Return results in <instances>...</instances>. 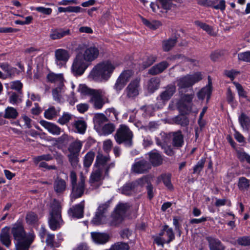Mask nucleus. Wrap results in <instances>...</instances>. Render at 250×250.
I'll return each mask as SVG.
<instances>
[{
	"mask_svg": "<svg viewBox=\"0 0 250 250\" xmlns=\"http://www.w3.org/2000/svg\"><path fill=\"white\" fill-rule=\"evenodd\" d=\"M11 232L16 241V250H28L35 239V234L32 233L27 234L21 222L13 225Z\"/></svg>",
	"mask_w": 250,
	"mask_h": 250,
	"instance_id": "1",
	"label": "nucleus"
},
{
	"mask_svg": "<svg viewBox=\"0 0 250 250\" xmlns=\"http://www.w3.org/2000/svg\"><path fill=\"white\" fill-rule=\"evenodd\" d=\"M117 66L116 63L110 60L100 62L92 68L89 78L96 82L106 81L110 78Z\"/></svg>",
	"mask_w": 250,
	"mask_h": 250,
	"instance_id": "2",
	"label": "nucleus"
},
{
	"mask_svg": "<svg viewBox=\"0 0 250 250\" xmlns=\"http://www.w3.org/2000/svg\"><path fill=\"white\" fill-rule=\"evenodd\" d=\"M78 91L82 95L89 96V102L97 109L102 108L104 104L103 97L104 93L102 89H94L88 88L85 84H80Z\"/></svg>",
	"mask_w": 250,
	"mask_h": 250,
	"instance_id": "3",
	"label": "nucleus"
},
{
	"mask_svg": "<svg viewBox=\"0 0 250 250\" xmlns=\"http://www.w3.org/2000/svg\"><path fill=\"white\" fill-rule=\"evenodd\" d=\"M63 222L61 216V206L56 201H54L51 206L48 218L49 228L52 230H56L61 228Z\"/></svg>",
	"mask_w": 250,
	"mask_h": 250,
	"instance_id": "4",
	"label": "nucleus"
},
{
	"mask_svg": "<svg viewBox=\"0 0 250 250\" xmlns=\"http://www.w3.org/2000/svg\"><path fill=\"white\" fill-rule=\"evenodd\" d=\"M133 134L129 127L121 125L115 134V139L118 144H124L126 147H131L133 144Z\"/></svg>",
	"mask_w": 250,
	"mask_h": 250,
	"instance_id": "5",
	"label": "nucleus"
},
{
	"mask_svg": "<svg viewBox=\"0 0 250 250\" xmlns=\"http://www.w3.org/2000/svg\"><path fill=\"white\" fill-rule=\"evenodd\" d=\"M202 78V75L199 72L194 73L191 75H187L177 78V85L179 89L189 88L201 81Z\"/></svg>",
	"mask_w": 250,
	"mask_h": 250,
	"instance_id": "6",
	"label": "nucleus"
},
{
	"mask_svg": "<svg viewBox=\"0 0 250 250\" xmlns=\"http://www.w3.org/2000/svg\"><path fill=\"white\" fill-rule=\"evenodd\" d=\"M176 90V88L174 84L171 83L165 87L164 90L157 97L155 107L158 109L163 108L175 93Z\"/></svg>",
	"mask_w": 250,
	"mask_h": 250,
	"instance_id": "7",
	"label": "nucleus"
},
{
	"mask_svg": "<svg viewBox=\"0 0 250 250\" xmlns=\"http://www.w3.org/2000/svg\"><path fill=\"white\" fill-rule=\"evenodd\" d=\"M94 166L96 168L101 169L106 175H107L109 169L114 167L115 163L110 162V157L109 155H104L99 152L96 156Z\"/></svg>",
	"mask_w": 250,
	"mask_h": 250,
	"instance_id": "8",
	"label": "nucleus"
},
{
	"mask_svg": "<svg viewBox=\"0 0 250 250\" xmlns=\"http://www.w3.org/2000/svg\"><path fill=\"white\" fill-rule=\"evenodd\" d=\"M175 239V235L173 229L169 228L167 225H165L159 236L154 239L155 243L158 246L163 247L165 243H169Z\"/></svg>",
	"mask_w": 250,
	"mask_h": 250,
	"instance_id": "9",
	"label": "nucleus"
},
{
	"mask_svg": "<svg viewBox=\"0 0 250 250\" xmlns=\"http://www.w3.org/2000/svg\"><path fill=\"white\" fill-rule=\"evenodd\" d=\"M88 63L80 53L78 52L74 59L71 66V70L73 74L75 76L82 75L88 67Z\"/></svg>",
	"mask_w": 250,
	"mask_h": 250,
	"instance_id": "10",
	"label": "nucleus"
},
{
	"mask_svg": "<svg viewBox=\"0 0 250 250\" xmlns=\"http://www.w3.org/2000/svg\"><path fill=\"white\" fill-rule=\"evenodd\" d=\"M129 206L127 204H119L115 210L114 213L111 217L109 225L116 226L120 224L123 220L126 211L128 209Z\"/></svg>",
	"mask_w": 250,
	"mask_h": 250,
	"instance_id": "11",
	"label": "nucleus"
},
{
	"mask_svg": "<svg viewBox=\"0 0 250 250\" xmlns=\"http://www.w3.org/2000/svg\"><path fill=\"white\" fill-rule=\"evenodd\" d=\"M78 52L88 62H91L94 61L99 57L100 55L99 48L94 45L82 48Z\"/></svg>",
	"mask_w": 250,
	"mask_h": 250,
	"instance_id": "12",
	"label": "nucleus"
},
{
	"mask_svg": "<svg viewBox=\"0 0 250 250\" xmlns=\"http://www.w3.org/2000/svg\"><path fill=\"white\" fill-rule=\"evenodd\" d=\"M109 201L100 205L96 212L91 222L94 225H99L105 223V216L104 214L105 210L109 207Z\"/></svg>",
	"mask_w": 250,
	"mask_h": 250,
	"instance_id": "13",
	"label": "nucleus"
},
{
	"mask_svg": "<svg viewBox=\"0 0 250 250\" xmlns=\"http://www.w3.org/2000/svg\"><path fill=\"white\" fill-rule=\"evenodd\" d=\"M132 76V72L131 70H127L123 71L117 79L114 85V89L116 91L119 92L122 90Z\"/></svg>",
	"mask_w": 250,
	"mask_h": 250,
	"instance_id": "14",
	"label": "nucleus"
},
{
	"mask_svg": "<svg viewBox=\"0 0 250 250\" xmlns=\"http://www.w3.org/2000/svg\"><path fill=\"white\" fill-rule=\"evenodd\" d=\"M140 79L136 78L131 81L125 90L128 98H134L139 94L140 88Z\"/></svg>",
	"mask_w": 250,
	"mask_h": 250,
	"instance_id": "15",
	"label": "nucleus"
},
{
	"mask_svg": "<svg viewBox=\"0 0 250 250\" xmlns=\"http://www.w3.org/2000/svg\"><path fill=\"white\" fill-rule=\"evenodd\" d=\"M197 3L203 6L212 7L215 9L224 11L226 9L225 0H196Z\"/></svg>",
	"mask_w": 250,
	"mask_h": 250,
	"instance_id": "16",
	"label": "nucleus"
},
{
	"mask_svg": "<svg viewBox=\"0 0 250 250\" xmlns=\"http://www.w3.org/2000/svg\"><path fill=\"white\" fill-rule=\"evenodd\" d=\"M151 167V165L146 160L144 159H138L132 165L131 170L136 173L142 174L147 172Z\"/></svg>",
	"mask_w": 250,
	"mask_h": 250,
	"instance_id": "17",
	"label": "nucleus"
},
{
	"mask_svg": "<svg viewBox=\"0 0 250 250\" xmlns=\"http://www.w3.org/2000/svg\"><path fill=\"white\" fill-rule=\"evenodd\" d=\"M172 0H158L157 3H151V8L154 12H164L171 8Z\"/></svg>",
	"mask_w": 250,
	"mask_h": 250,
	"instance_id": "18",
	"label": "nucleus"
},
{
	"mask_svg": "<svg viewBox=\"0 0 250 250\" xmlns=\"http://www.w3.org/2000/svg\"><path fill=\"white\" fill-rule=\"evenodd\" d=\"M0 68L6 73H3L0 70V79L5 80L7 78H12L18 71L16 68L10 66L6 62L0 63Z\"/></svg>",
	"mask_w": 250,
	"mask_h": 250,
	"instance_id": "19",
	"label": "nucleus"
},
{
	"mask_svg": "<svg viewBox=\"0 0 250 250\" xmlns=\"http://www.w3.org/2000/svg\"><path fill=\"white\" fill-rule=\"evenodd\" d=\"M85 177L81 175L78 184L72 185V196L75 199L79 198L83 194L84 189Z\"/></svg>",
	"mask_w": 250,
	"mask_h": 250,
	"instance_id": "20",
	"label": "nucleus"
},
{
	"mask_svg": "<svg viewBox=\"0 0 250 250\" xmlns=\"http://www.w3.org/2000/svg\"><path fill=\"white\" fill-rule=\"evenodd\" d=\"M70 30L66 28H59L51 29L49 37L53 40H59L65 36L70 35Z\"/></svg>",
	"mask_w": 250,
	"mask_h": 250,
	"instance_id": "21",
	"label": "nucleus"
},
{
	"mask_svg": "<svg viewBox=\"0 0 250 250\" xmlns=\"http://www.w3.org/2000/svg\"><path fill=\"white\" fill-rule=\"evenodd\" d=\"M84 201L70 208L68 214L73 218H81L83 216Z\"/></svg>",
	"mask_w": 250,
	"mask_h": 250,
	"instance_id": "22",
	"label": "nucleus"
},
{
	"mask_svg": "<svg viewBox=\"0 0 250 250\" xmlns=\"http://www.w3.org/2000/svg\"><path fill=\"white\" fill-rule=\"evenodd\" d=\"M211 84L212 83L210 77L208 76V84L206 86L202 88L197 93V96L199 99L203 100L206 97L207 101H208L209 100L212 91Z\"/></svg>",
	"mask_w": 250,
	"mask_h": 250,
	"instance_id": "23",
	"label": "nucleus"
},
{
	"mask_svg": "<svg viewBox=\"0 0 250 250\" xmlns=\"http://www.w3.org/2000/svg\"><path fill=\"white\" fill-rule=\"evenodd\" d=\"M40 124L43 126L51 134L54 135H59L61 134V128L56 125L44 120L40 122Z\"/></svg>",
	"mask_w": 250,
	"mask_h": 250,
	"instance_id": "24",
	"label": "nucleus"
},
{
	"mask_svg": "<svg viewBox=\"0 0 250 250\" xmlns=\"http://www.w3.org/2000/svg\"><path fill=\"white\" fill-rule=\"evenodd\" d=\"M55 55L58 64H62V62L65 63L70 58L68 51L63 49H57Z\"/></svg>",
	"mask_w": 250,
	"mask_h": 250,
	"instance_id": "25",
	"label": "nucleus"
},
{
	"mask_svg": "<svg viewBox=\"0 0 250 250\" xmlns=\"http://www.w3.org/2000/svg\"><path fill=\"white\" fill-rule=\"evenodd\" d=\"M65 87L64 84L58 86L52 90V95L54 100L58 103H63L64 101Z\"/></svg>",
	"mask_w": 250,
	"mask_h": 250,
	"instance_id": "26",
	"label": "nucleus"
},
{
	"mask_svg": "<svg viewBox=\"0 0 250 250\" xmlns=\"http://www.w3.org/2000/svg\"><path fill=\"white\" fill-rule=\"evenodd\" d=\"M108 121L107 117L102 113L96 114L93 118L94 128L97 130H101L102 127Z\"/></svg>",
	"mask_w": 250,
	"mask_h": 250,
	"instance_id": "27",
	"label": "nucleus"
},
{
	"mask_svg": "<svg viewBox=\"0 0 250 250\" xmlns=\"http://www.w3.org/2000/svg\"><path fill=\"white\" fill-rule=\"evenodd\" d=\"M91 236L93 241L98 244H104L107 242L109 239V235L105 233L92 232Z\"/></svg>",
	"mask_w": 250,
	"mask_h": 250,
	"instance_id": "28",
	"label": "nucleus"
},
{
	"mask_svg": "<svg viewBox=\"0 0 250 250\" xmlns=\"http://www.w3.org/2000/svg\"><path fill=\"white\" fill-rule=\"evenodd\" d=\"M54 189L58 194H62L66 188V183L64 179L57 177L53 184Z\"/></svg>",
	"mask_w": 250,
	"mask_h": 250,
	"instance_id": "29",
	"label": "nucleus"
},
{
	"mask_svg": "<svg viewBox=\"0 0 250 250\" xmlns=\"http://www.w3.org/2000/svg\"><path fill=\"white\" fill-rule=\"evenodd\" d=\"M149 156V161L153 166H159L163 163V156L156 150H153L150 152Z\"/></svg>",
	"mask_w": 250,
	"mask_h": 250,
	"instance_id": "30",
	"label": "nucleus"
},
{
	"mask_svg": "<svg viewBox=\"0 0 250 250\" xmlns=\"http://www.w3.org/2000/svg\"><path fill=\"white\" fill-rule=\"evenodd\" d=\"M184 143V136L180 131L172 133V144L173 147L180 148L183 146Z\"/></svg>",
	"mask_w": 250,
	"mask_h": 250,
	"instance_id": "31",
	"label": "nucleus"
},
{
	"mask_svg": "<svg viewBox=\"0 0 250 250\" xmlns=\"http://www.w3.org/2000/svg\"><path fill=\"white\" fill-rule=\"evenodd\" d=\"M168 66L169 63L167 61H163L153 66L148 72L151 75H157L163 72Z\"/></svg>",
	"mask_w": 250,
	"mask_h": 250,
	"instance_id": "32",
	"label": "nucleus"
},
{
	"mask_svg": "<svg viewBox=\"0 0 250 250\" xmlns=\"http://www.w3.org/2000/svg\"><path fill=\"white\" fill-rule=\"evenodd\" d=\"M72 126L75 132L83 134L85 132L86 124L83 120H75L72 124Z\"/></svg>",
	"mask_w": 250,
	"mask_h": 250,
	"instance_id": "33",
	"label": "nucleus"
},
{
	"mask_svg": "<svg viewBox=\"0 0 250 250\" xmlns=\"http://www.w3.org/2000/svg\"><path fill=\"white\" fill-rule=\"evenodd\" d=\"M46 78L48 82L57 83L58 86L63 84L64 79L62 74H55L53 72H50L47 75Z\"/></svg>",
	"mask_w": 250,
	"mask_h": 250,
	"instance_id": "34",
	"label": "nucleus"
},
{
	"mask_svg": "<svg viewBox=\"0 0 250 250\" xmlns=\"http://www.w3.org/2000/svg\"><path fill=\"white\" fill-rule=\"evenodd\" d=\"M0 239L3 245L9 247L11 245V239L9 235V229L8 228H3L1 231Z\"/></svg>",
	"mask_w": 250,
	"mask_h": 250,
	"instance_id": "35",
	"label": "nucleus"
},
{
	"mask_svg": "<svg viewBox=\"0 0 250 250\" xmlns=\"http://www.w3.org/2000/svg\"><path fill=\"white\" fill-rule=\"evenodd\" d=\"M207 239L210 250H224V248L219 240L211 237H208Z\"/></svg>",
	"mask_w": 250,
	"mask_h": 250,
	"instance_id": "36",
	"label": "nucleus"
},
{
	"mask_svg": "<svg viewBox=\"0 0 250 250\" xmlns=\"http://www.w3.org/2000/svg\"><path fill=\"white\" fill-rule=\"evenodd\" d=\"M160 79L159 78L154 77L151 78L147 85V89L150 93H153L160 87Z\"/></svg>",
	"mask_w": 250,
	"mask_h": 250,
	"instance_id": "37",
	"label": "nucleus"
},
{
	"mask_svg": "<svg viewBox=\"0 0 250 250\" xmlns=\"http://www.w3.org/2000/svg\"><path fill=\"white\" fill-rule=\"evenodd\" d=\"M4 117L9 120L16 119L19 116L17 110L11 106H8L4 110Z\"/></svg>",
	"mask_w": 250,
	"mask_h": 250,
	"instance_id": "38",
	"label": "nucleus"
},
{
	"mask_svg": "<svg viewBox=\"0 0 250 250\" xmlns=\"http://www.w3.org/2000/svg\"><path fill=\"white\" fill-rule=\"evenodd\" d=\"M83 146L82 142L80 140H75L69 146L68 150L69 153L79 154Z\"/></svg>",
	"mask_w": 250,
	"mask_h": 250,
	"instance_id": "39",
	"label": "nucleus"
},
{
	"mask_svg": "<svg viewBox=\"0 0 250 250\" xmlns=\"http://www.w3.org/2000/svg\"><path fill=\"white\" fill-rule=\"evenodd\" d=\"M46 246L50 248L54 249L60 246V243L55 240V235L47 233L45 240Z\"/></svg>",
	"mask_w": 250,
	"mask_h": 250,
	"instance_id": "40",
	"label": "nucleus"
},
{
	"mask_svg": "<svg viewBox=\"0 0 250 250\" xmlns=\"http://www.w3.org/2000/svg\"><path fill=\"white\" fill-rule=\"evenodd\" d=\"M195 24L202 28L203 30L205 31L210 36H215L216 32L214 31V29L212 26L207 24L205 23L201 22L198 21H195Z\"/></svg>",
	"mask_w": 250,
	"mask_h": 250,
	"instance_id": "41",
	"label": "nucleus"
},
{
	"mask_svg": "<svg viewBox=\"0 0 250 250\" xmlns=\"http://www.w3.org/2000/svg\"><path fill=\"white\" fill-rule=\"evenodd\" d=\"M39 218L37 214L32 211L28 212L26 215L25 220L26 223L30 225L37 224Z\"/></svg>",
	"mask_w": 250,
	"mask_h": 250,
	"instance_id": "42",
	"label": "nucleus"
},
{
	"mask_svg": "<svg viewBox=\"0 0 250 250\" xmlns=\"http://www.w3.org/2000/svg\"><path fill=\"white\" fill-rule=\"evenodd\" d=\"M104 172V171L99 168H97L93 171L89 180L90 183L100 182L102 179V174Z\"/></svg>",
	"mask_w": 250,
	"mask_h": 250,
	"instance_id": "43",
	"label": "nucleus"
},
{
	"mask_svg": "<svg viewBox=\"0 0 250 250\" xmlns=\"http://www.w3.org/2000/svg\"><path fill=\"white\" fill-rule=\"evenodd\" d=\"M176 42V38L165 40L162 42V48L164 51H168L175 45Z\"/></svg>",
	"mask_w": 250,
	"mask_h": 250,
	"instance_id": "44",
	"label": "nucleus"
},
{
	"mask_svg": "<svg viewBox=\"0 0 250 250\" xmlns=\"http://www.w3.org/2000/svg\"><path fill=\"white\" fill-rule=\"evenodd\" d=\"M162 180L164 185L169 189H172L173 186L171 183L170 175L168 174H163L159 177L157 179V184H158L160 181Z\"/></svg>",
	"mask_w": 250,
	"mask_h": 250,
	"instance_id": "45",
	"label": "nucleus"
},
{
	"mask_svg": "<svg viewBox=\"0 0 250 250\" xmlns=\"http://www.w3.org/2000/svg\"><path fill=\"white\" fill-rule=\"evenodd\" d=\"M95 157V153L93 151H88L83 158V166L85 167L91 166Z\"/></svg>",
	"mask_w": 250,
	"mask_h": 250,
	"instance_id": "46",
	"label": "nucleus"
},
{
	"mask_svg": "<svg viewBox=\"0 0 250 250\" xmlns=\"http://www.w3.org/2000/svg\"><path fill=\"white\" fill-rule=\"evenodd\" d=\"M142 20L145 25L152 30L156 29L161 25L160 21H149L145 18H142Z\"/></svg>",
	"mask_w": 250,
	"mask_h": 250,
	"instance_id": "47",
	"label": "nucleus"
},
{
	"mask_svg": "<svg viewBox=\"0 0 250 250\" xmlns=\"http://www.w3.org/2000/svg\"><path fill=\"white\" fill-rule=\"evenodd\" d=\"M73 139V138L72 137L66 134H63L57 139L56 142L59 144L65 146L71 142Z\"/></svg>",
	"mask_w": 250,
	"mask_h": 250,
	"instance_id": "48",
	"label": "nucleus"
},
{
	"mask_svg": "<svg viewBox=\"0 0 250 250\" xmlns=\"http://www.w3.org/2000/svg\"><path fill=\"white\" fill-rule=\"evenodd\" d=\"M174 121L176 124L184 126L188 125L189 124L188 118L184 115H179L175 117Z\"/></svg>",
	"mask_w": 250,
	"mask_h": 250,
	"instance_id": "49",
	"label": "nucleus"
},
{
	"mask_svg": "<svg viewBox=\"0 0 250 250\" xmlns=\"http://www.w3.org/2000/svg\"><path fill=\"white\" fill-rule=\"evenodd\" d=\"M115 129V126L113 124L111 123L105 124L102 127V134L104 135H107L112 133Z\"/></svg>",
	"mask_w": 250,
	"mask_h": 250,
	"instance_id": "50",
	"label": "nucleus"
},
{
	"mask_svg": "<svg viewBox=\"0 0 250 250\" xmlns=\"http://www.w3.org/2000/svg\"><path fill=\"white\" fill-rule=\"evenodd\" d=\"M79 154L75 153H69L68 154L67 157L69 162L72 167H75L78 165L79 160Z\"/></svg>",
	"mask_w": 250,
	"mask_h": 250,
	"instance_id": "51",
	"label": "nucleus"
},
{
	"mask_svg": "<svg viewBox=\"0 0 250 250\" xmlns=\"http://www.w3.org/2000/svg\"><path fill=\"white\" fill-rule=\"evenodd\" d=\"M206 162L205 158L201 159L196 164V165L193 167V173L199 174L200 172L203 170L204 167V165Z\"/></svg>",
	"mask_w": 250,
	"mask_h": 250,
	"instance_id": "52",
	"label": "nucleus"
},
{
	"mask_svg": "<svg viewBox=\"0 0 250 250\" xmlns=\"http://www.w3.org/2000/svg\"><path fill=\"white\" fill-rule=\"evenodd\" d=\"M58 112V111L55 108L52 106L45 111L44 115L45 118L50 120L55 117L57 115Z\"/></svg>",
	"mask_w": 250,
	"mask_h": 250,
	"instance_id": "53",
	"label": "nucleus"
},
{
	"mask_svg": "<svg viewBox=\"0 0 250 250\" xmlns=\"http://www.w3.org/2000/svg\"><path fill=\"white\" fill-rule=\"evenodd\" d=\"M135 184V183H129L124 185L121 189L122 193L126 195H130Z\"/></svg>",
	"mask_w": 250,
	"mask_h": 250,
	"instance_id": "54",
	"label": "nucleus"
},
{
	"mask_svg": "<svg viewBox=\"0 0 250 250\" xmlns=\"http://www.w3.org/2000/svg\"><path fill=\"white\" fill-rule=\"evenodd\" d=\"M156 57L153 55L146 56L144 59L143 65L144 68L149 67L156 61Z\"/></svg>",
	"mask_w": 250,
	"mask_h": 250,
	"instance_id": "55",
	"label": "nucleus"
},
{
	"mask_svg": "<svg viewBox=\"0 0 250 250\" xmlns=\"http://www.w3.org/2000/svg\"><path fill=\"white\" fill-rule=\"evenodd\" d=\"M238 186L240 189H244L248 188L250 186L249 180L245 177H240L239 179Z\"/></svg>",
	"mask_w": 250,
	"mask_h": 250,
	"instance_id": "56",
	"label": "nucleus"
},
{
	"mask_svg": "<svg viewBox=\"0 0 250 250\" xmlns=\"http://www.w3.org/2000/svg\"><path fill=\"white\" fill-rule=\"evenodd\" d=\"M237 156L241 161H246L250 164V156L245 152L237 151Z\"/></svg>",
	"mask_w": 250,
	"mask_h": 250,
	"instance_id": "57",
	"label": "nucleus"
},
{
	"mask_svg": "<svg viewBox=\"0 0 250 250\" xmlns=\"http://www.w3.org/2000/svg\"><path fill=\"white\" fill-rule=\"evenodd\" d=\"M52 159H53L52 156L50 154H47L35 157L34 158V162L37 164L43 160L48 161Z\"/></svg>",
	"mask_w": 250,
	"mask_h": 250,
	"instance_id": "58",
	"label": "nucleus"
},
{
	"mask_svg": "<svg viewBox=\"0 0 250 250\" xmlns=\"http://www.w3.org/2000/svg\"><path fill=\"white\" fill-rule=\"evenodd\" d=\"M237 243L243 246H250V236H243L238 238Z\"/></svg>",
	"mask_w": 250,
	"mask_h": 250,
	"instance_id": "59",
	"label": "nucleus"
},
{
	"mask_svg": "<svg viewBox=\"0 0 250 250\" xmlns=\"http://www.w3.org/2000/svg\"><path fill=\"white\" fill-rule=\"evenodd\" d=\"M105 113L112 120H114V119L117 120L118 119V113L114 108L107 109L105 111Z\"/></svg>",
	"mask_w": 250,
	"mask_h": 250,
	"instance_id": "60",
	"label": "nucleus"
},
{
	"mask_svg": "<svg viewBox=\"0 0 250 250\" xmlns=\"http://www.w3.org/2000/svg\"><path fill=\"white\" fill-rule=\"evenodd\" d=\"M239 60L250 62V51H247L238 54Z\"/></svg>",
	"mask_w": 250,
	"mask_h": 250,
	"instance_id": "61",
	"label": "nucleus"
},
{
	"mask_svg": "<svg viewBox=\"0 0 250 250\" xmlns=\"http://www.w3.org/2000/svg\"><path fill=\"white\" fill-rule=\"evenodd\" d=\"M72 116L68 113H64L58 121V122L61 125H64L67 123L71 119Z\"/></svg>",
	"mask_w": 250,
	"mask_h": 250,
	"instance_id": "62",
	"label": "nucleus"
},
{
	"mask_svg": "<svg viewBox=\"0 0 250 250\" xmlns=\"http://www.w3.org/2000/svg\"><path fill=\"white\" fill-rule=\"evenodd\" d=\"M161 148L163 149L164 153L168 156H172L175 154V151L171 146L165 144Z\"/></svg>",
	"mask_w": 250,
	"mask_h": 250,
	"instance_id": "63",
	"label": "nucleus"
},
{
	"mask_svg": "<svg viewBox=\"0 0 250 250\" xmlns=\"http://www.w3.org/2000/svg\"><path fill=\"white\" fill-rule=\"evenodd\" d=\"M9 102L13 104H18L21 102L19 96L15 93L11 94L9 98Z\"/></svg>",
	"mask_w": 250,
	"mask_h": 250,
	"instance_id": "64",
	"label": "nucleus"
}]
</instances>
